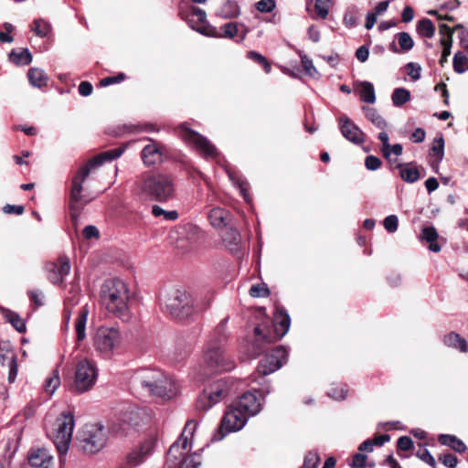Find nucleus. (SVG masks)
Masks as SVG:
<instances>
[{"label": "nucleus", "mask_w": 468, "mask_h": 468, "mask_svg": "<svg viewBox=\"0 0 468 468\" xmlns=\"http://www.w3.org/2000/svg\"><path fill=\"white\" fill-rule=\"evenodd\" d=\"M3 315L6 322L12 324V326L19 333L26 332V323L25 320L20 317V315L8 309H3Z\"/></svg>", "instance_id": "e433bc0d"}, {"label": "nucleus", "mask_w": 468, "mask_h": 468, "mask_svg": "<svg viewBox=\"0 0 468 468\" xmlns=\"http://www.w3.org/2000/svg\"><path fill=\"white\" fill-rule=\"evenodd\" d=\"M9 60L17 66H26L31 63L32 55L28 48H22L18 51L13 49L9 53Z\"/></svg>", "instance_id": "f704fd0d"}, {"label": "nucleus", "mask_w": 468, "mask_h": 468, "mask_svg": "<svg viewBox=\"0 0 468 468\" xmlns=\"http://www.w3.org/2000/svg\"><path fill=\"white\" fill-rule=\"evenodd\" d=\"M291 325V317L283 308L277 310L274 317V332L275 335L264 333V328L256 326L254 328L255 340L248 346L249 355L255 358L260 356L265 349L264 345L271 344L276 339H281L289 331Z\"/></svg>", "instance_id": "423d86ee"}, {"label": "nucleus", "mask_w": 468, "mask_h": 468, "mask_svg": "<svg viewBox=\"0 0 468 468\" xmlns=\"http://www.w3.org/2000/svg\"><path fill=\"white\" fill-rule=\"evenodd\" d=\"M453 69L458 74H463L468 70V57L463 52L458 51L454 54L452 61Z\"/></svg>", "instance_id": "79ce46f5"}, {"label": "nucleus", "mask_w": 468, "mask_h": 468, "mask_svg": "<svg viewBox=\"0 0 468 468\" xmlns=\"http://www.w3.org/2000/svg\"><path fill=\"white\" fill-rule=\"evenodd\" d=\"M21 432L20 431H15L12 434H10L5 441V452H4V458L10 460L18 448V441L20 440Z\"/></svg>", "instance_id": "c9c22d12"}, {"label": "nucleus", "mask_w": 468, "mask_h": 468, "mask_svg": "<svg viewBox=\"0 0 468 468\" xmlns=\"http://www.w3.org/2000/svg\"><path fill=\"white\" fill-rule=\"evenodd\" d=\"M430 154L436 157L437 165L442 161L444 156V139L442 136L433 140Z\"/></svg>", "instance_id": "c03bdc74"}, {"label": "nucleus", "mask_w": 468, "mask_h": 468, "mask_svg": "<svg viewBox=\"0 0 468 468\" xmlns=\"http://www.w3.org/2000/svg\"><path fill=\"white\" fill-rule=\"evenodd\" d=\"M27 78L29 83L38 89L48 85V77L46 72L38 68H31L28 69Z\"/></svg>", "instance_id": "473e14b6"}, {"label": "nucleus", "mask_w": 468, "mask_h": 468, "mask_svg": "<svg viewBox=\"0 0 468 468\" xmlns=\"http://www.w3.org/2000/svg\"><path fill=\"white\" fill-rule=\"evenodd\" d=\"M248 417L233 403L226 410L220 426L217 432L214 434L212 441H219L223 440L227 434L240 431L248 422Z\"/></svg>", "instance_id": "2eb2a0df"}, {"label": "nucleus", "mask_w": 468, "mask_h": 468, "mask_svg": "<svg viewBox=\"0 0 468 468\" xmlns=\"http://www.w3.org/2000/svg\"><path fill=\"white\" fill-rule=\"evenodd\" d=\"M319 463V453L316 451H310L304 456L303 463L301 468H317Z\"/></svg>", "instance_id": "8fccbe9b"}, {"label": "nucleus", "mask_w": 468, "mask_h": 468, "mask_svg": "<svg viewBox=\"0 0 468 468\" xmlns=\"http://www.w3.org/2000/svg\"><path fill=\"white\" fill-rule=\"evenodd\" d=\"M228 318H224L214 329L203 356L205 374L229 371L235 367L234 361L225 353L224 344L227 342Z\"/></svg>", "instance_id": "f03ea898"}, {"label": "nucleus", "mask_w": 468, "mask_h": 468, "mask_svg": "<svg viewBox=\"0 0 468 468\" xmlns=\"http://www.w3.org/2000/svg\"><path fill=\"white\" fill-rule=\"evenodd\" d=\"M98 369L96 365L87 359L80 360L75 367L73 383L69 390L73 394H81L90 390L96 383Z\"/></svg>", "instance_id": "9d476101"}, {"label": "nucleus", "mask_w": 468, "mask_h": 468, "mask_svg": "<svg viewBox=\"0 0 468 468\" xmlns=\"http://www.w3.org/2000/svg\"><path fill=\"white\" fill-rule=\"evenodd\" d=\"M438 441L441 445L450 447L459 453H463L466 452L467 447L465 443L455 435L440 434Z\"/></svg>", "instance_id": "c85d7f7f"}, {"label": "nucleus", "mask_w": 468, "mask_h": 468, "mask_svg": "<svg viewBox=\"0 0 468 468\" xmlns=\"http://www.w3.org/2000/svg\"><path fill=\"white\" fill-rule=\"evenodd\" d=\"M441 45L443 47V50L441 52V56L439 62H440L441 66L443 67L444 63L447 62L448 57L451 54L452 39H451V37H449V38L441 37Z\"/></svg>", "instance_id": "603ef678"}, {"label": "nucleus", "mask_w": 468, "mask_h": 468, "mask_svg": "<svg viewBox=\"0 0 468 468\" xmlns=\"http://www.w3.org/2000/svg\"><path fill=\"white\" fill-rule=\"evenodd\" d=\"M151 144L145 145L141 153V157L145 165H154L162 161L163 152L161 147L152 139H148Z\"/></svg>", "instance_id": "4be33fe9"}, {"label": "nucleus", "mask_w": 468, "mask_h": 468, "mask_svg": "<svg viewBox=\"0 0 468 468\" xmlns=\"http://www.w3.org/2000/svg\"><path fill=\"white\" fill-rule=\"evenodd\" d=\"M269 293V288L265 284H254L250 289V294L252 297H266Z\"/></svg>", "instance_id": "0e129e2a"}, {"label": "nucleus", "mask_w": 468, "mask_h": 468, "mask_svg": "<svg viewBox=\"0 0 468 468\" xmlns=\"http://www.w3.org/2000/svg\"><path fill=\"white\" fill-rule=\"evenodd\" d=\"M367 457L366 454H364L362 452H357L353 456V461H352V463L350 464V466L352 468H367V467L371 468L372 465L367 464Z\"/></svg>", "instance_id": "e2e57ef3"}, {"label": "nucleus", "mask_w": 468, "mask_h": 468, "mask_svg": "<svg viewBox=\"0 0 468 468\" xmlns=\"http://www.w3.org/2000/svg\"><path fill=\"white\" fill-rule=\"evenodd\" d=\"M416 454L421 461L428 463L431 467L435 468V466H436L435 459L431 455V453L430 452V451L428 449L423 448L421 450H419Z\"/></svg>", "instance_id": "774afa93"}, {"label": "nucleus", "mask_w": 468, "mask_h": 468, "mask_svg": "<svg viewBox=\"0 0 468 468\" xmlns=\"http://www.w3.org/2000/svg\"><path fill=\"white\" fill-rule=\"evenodd\" d=\"M11 353H15L11 347V344L7 341L0 342V362L3 366L8 363V358L11 356Z\"/></svg>", "instance_id": "13d9d810"}, {"label": "nucleus", "mask_w": 468, "mask_h": 468, "mask_svg": "<svg viewBox=\"0 0 468 468\" xmlns=\"http://www.w3.org/2000/svg\"><path fill=\"white\" fill-rule=\"evenodd\" d=\"M230 393V385L228 378H219L206 387L198 396L196 408L200 411H207L220 402Z\"/></svg>", "instance_id": "9b49d317"}, {"label": "nucleus", "mask_w": 468, "mask_h": 468, "mask_svg": "<svg viewBox=\"0 0 468 468\" xmlns=\"http://www.w3.org/2000/svg\"><path fill=\"white\" fill-rule=\"evenodd\" d=\"M32 31L40 37H46L51 32V25L43 18L34 20Z\"/></svg>", "instance_id": "a19ab883"}, {"label": "nucleus", "mask_w": 468, "mask_h": 468, "mask_svg": "<svg viewBox=\"0 0 468 468\" xmlns=\"http://www.w3.org/2000/svg\"><path fill=\"white\" fill-rule=\"evenodd\" d=\"M58 267L57 266L58 273L63 278L69 275L71 266L69 262V259L66 255H61L58 257Z\"/></svg>", "instance_id": "5fc2aeb1"}, {"label": "nucleus", "mask_w": 468, "mask_h": 468, "mask_svg": "<svg viewBox=\"0 0 468 468\" xmlns=\"http://www.w3.org/2000/svg\"><path fill=\"white\" fill-rule=\"evenodd\" d=\"M138 186L151 200L164 202L170 199L175 192L173 179L163 174L144 175Z\"/></svg>", "instance_id": "6e6552de"}, {"label": "nucleus", "mask_w": 468, "mask_h": 468, "mask_svg": "<svg viewBox=\"0 0 468 468\" xmlns=\"http://www.w3.org/2000/svg\"><path fill=\"white\" fill-rule=\"evenodd\" d=\"M383 226L388 233H394L398 230L399 218L396 215H389L383 220Z\"/></svg>", "instance_id": "052dcab7"}, {"label": "nucleus", "mask_w": 468, "mask_h": 468, "mask_svg": "<svg viewBox=\"0 0 468 468\" xmlns=\"http://www.w3.org/2000/svg\"><path fill=\"white\" fill-rule=\"evenodd\" d=\"M160 301L169 314L178 320H184L198 310L197 300L185 290L171 289L161 294Z\"/></svg>", "instance_id": "0eeeda50"}, {"label": "nucleus", "mask_w": 468, "mask_h": 468, "mask_svg": "<svg viewBox=\"0 0 468 468\" xmlns=\"http://www.w3.org/2000/svg\"><path fill=\"white\" fill-rule=\"evenodd\" d=\"M240 13V6L236 0H222L215 14L223 19H233L239 17Z\"/></svg>", "instance_id": "b1692460"}, {"label": "nucleus", "mask_w": 468, "mask_h": 468, "mask_svg": "<svg viewBox=\"0 0 468 468\" xmlns=\"http://www.w3.org/2000/svg\"><path fill=\"white\" fill-rule=\"evenodd\" d=\"M51 461V455L44 448L33 449L28 455L29 464L36 468H48Z\"/></svg>", "instance_id": "5701e85b"}, {"label": "nucleus", "mask_w": 468, "mask_h": 468, "mask_svg": "<svg viewBox=\"0 0 468 468\" xmlns=\"http://www.w3.org/2000/svg\"><path fill=\"white\" fill-rule=\"evenodd\" d=\"M124 149V147H118L97 154L89 160L87 164L81 165L72 177L69 197V209L71 223L75 228L78 227L79 218L83 208L93 199V197L89 195L82 194L83 183L89 176L91 169L103 165L105 162H111L119 158L123 154Z\"/></svg>", "instance_id": "f257e3e1"}, {"label": "nucleus", "mask_w": 468, "mask_h": 468, "mask_svg": "<svg viewBox=\"0 0 468 468\" xmlns=\"http://www.w3.org/2000/svg\"><path fill=\"white\" fill-rule=\"evenodd\" d=\"M208 219L214 228H224L229 224V213L221 207H214L208 213Z\"/></svg>", "instance_id": "cd10ccee"}, {"label": "nucleus", "mask_w": 468, "mask_h": 468, "mask_svg": "<svg viewBox=\"0 0 468 468\" xmlns=\"http://www.w3.org/2000/svg\"><path fill=\"white\" fill-rule=\"evenodd\" d=\"M60 385L59 373L58 369H53L51 375L46 379L45 389L48 393L53 394Z\"/></svg>", "instance_id": "de8ad7c7"}, {"label": "nucleus", "mask_w": 468, "mask_h": 468, "mask_svg": "<svg viewBox=\"0 0 468 468\" xmlns=\"http://www.w3.org/2000/svg\"><path fill=\"white\" fill-rule=\"evenodd\" d=\"M382 161L375 155H367L365 159V166L369 171H376L380 168Z\"/></svg>", "instance_id": "338daca9"}, {"label": "nucleus", "mask_w": 468, "mask_h": 468, "mask_svg": "<svg viewBox=\"0 0 468 468\" xmlns=\"http://www.w3.org/2000/svg\"><path fill=\"white\" fill-rule=\"evenodd\" d=\"M403 53L409 52L414 46V41L410 35L407 32H399L395 36Z\"/></svg>", "instance_id": "a18cd8bd"}, {"label": "nucleus", "mask_w": 468, "mask_h": 468, "mask_svg": "<svg viewBox=\"0 0 468 468\" xmlns=\"http://www.w3.org/2000/svg\"><path fill=\"white\" fill-rule=\"evenodd\" d=\"M420 238L426 242L436 241L439 238L437 229L433 226L424 227L421 229Z\"/></svg>", "instance_id": "4d7b16f0"}, {"label": "nucleus", "mask_w": 468, "mask_h": 468, "mask_svg": "<svg viewBox=\"0 0 468 468\" xmlns=\"http://www.w3.org/2000/svg\"><path fill=\"white\" fill-rule=\"evenodd\" d=\"M397 168L399 170L400 177L403 181L413 184L420 178V171L417 167L410 164H399Z\"/></svg>", "instance_id": "c756f323"}, {"label": "nucleus", "mask_w": 468, "mask_h": 468, "mask_svg": "<svg viewBox=\"0 0 468 468\" xmlns=\"http://www.w3.org/2000/svg\"><path fill=\"white\" fill-rule=\"evenodd\" d=\"M226 172L233 186L239 190V193L243 197L244 200L247 203H250L251 198L249 194V183L247 180L243 178V176L239 172L231 168H227Z\"/></svg>", "instance_id": "393cba45"}, {"label": "nucleus", "mask_w": 468, "mask_h": 468, "mask_svg": "<svg viewBox=\"0 0 468 468\" xmlns=\"http://www.w3.org/2000/svg\"><path fill=\"white\" fill-rule=\"evenodd\" d=\"M7 358H8V363H6V364L9 367V373H8L7 379L10 383H13L16 378L17 371H18L16 355L15 353H11V356L7 357Z\"/></svg>", "instance_id": "864d4df0"}, {"label": "nucleus", "mask_w": 468, "mask_h": 468, "mask_svg": "<svg viewBox=\"0 0 468 468\" xmlns=\"http://www.w3.org/2000/svg\"><path fill=\"white\" fill-rule=\"evenodd\" d=\"M225 229L221 233V238L224 245L231 251H236L239 249L240 242V235L239 231L232 227H224Z\"/></svg>", "instance_id": "bb28decb"}, {"label": "nucleus", "mask_w": 468, "mask_h": 468, "mask_svg": "<svg viewBox=\"0 0 468 468\" xmlns=\"http://www.w3.org/2000/svg\"><path fill=\"white\" fill-rule=\"evenodd\" d=\"M56 428L53 433V442L60 455L67 454L72 439L75 426L74 416L69 411H64L56 420Z\"/></svg>", "instance_id": "f8f14e48"}, {"label": "nucleus", "mask_w": 468, "mask_h": 468, "mask_svg": "<svg viewBox=\"0 0 468 468\" xmlns=\"http://www.w3.org/2000/svg\"><path fill=\"white\" fill-rule=\"evenodd\" d=\"M89 314V308L87 305L82 306L78 314L75 322V330L78 342H81L86 337V324Z\"/></svg>", "instance_id": "7c9ffc66"}, {"label": "nucleus", "mask_w": 468, "mask_h": 468, "mask_svg": "<svg viewBox=\"0 0 468 468\" xmlns=\"http://www.w3.org/2000/svg\"><path fill=\"white\" fill-rule=\"evenodd\" d=\"M341 134L354 144L359 145L365 142V133L346 115L339 118Z\"/></svg>", "instance_id": "aec40b11"}, {"label": "nucleus", "mask_w": 468, "mask_h": 468, "mask_svg": "<svg viewBox=\"0 0 468 468\" xmlns=\"http://www.w3.org/2000/svg\"><path fill=\"white\" fill-rule=\"evenodd\" d=\"M154 445L155 438L150 437L134 447L126 456V465L133 468L144 463L153 453Z\"/></svg>", "instance_id": "6ab92c4d"}, {"label": "nucleus", "mask_w": 468, "mask_h": 468, "mask_svg": "<svg viewBox=\"0 0 468 468\" xmlns=\"http://www.w3.org/2000/svg\"><path fill=\"white\" fill-rule=\"evenodd\" d=\"M289 350L280 346L273 348L261 359L257 367V371L261 376H267L280 369L287 361Z\"/></svg>", "instance_id": "f3484780"}, {"label": "nucleus", "mask_w": 468, "mask_h": 468, "mask_svg": "<svg viewBox=\"0 0 468 468\" xmlns=\"http://www.w3.org/2000/svg\"><path fill=\"white\" fill-rule=\"evenodd\" d=\"M239 25H240L241 27L246 28L244 24L229 22V23L224 24L220 27L221 32L218 31V36H215L214 37H225V38L233 39L239 32Z\"/></svg>", "instance_id": "4c0bfd02"}, {"label": "nucleus", "mask_w": 468, "mask_h": 468, "mask_svg": "<svg viewBox=\"0 0 468 468\" xmlns=\"http://www.w3.org/2000/svg\"><path fill=\"white\" fill-rule=\"evenodd\" d=\"M262 399L255 392L248 391L233 402L248 417L255 416L261 410Z\"/></svg>", "instance_id": "412c9836"}, {"label": "nucleus", "mask_w": 468, "mask_h": 468, "mask_svg": "<svg viewBox=\"0 0 468 468\" xmlns=\"http://www.w3.org/2000/svg\"><path fill=\"white\" fill-rule=\"evenodd\" d=\"M141 420L140 410L134 407L129 406L122 411L119 421L112 424V431L117 435L125 436L131 429L138 427Z\"/></svg>", "instance_id": "a211bd4d"}, {"label": "nucleus", "mask_w": 468, "mask_h": 468, "mask_svg": "<svg viewBox=\"0 0 468 468\" xmlns=\"http://www.w3.org/2000/svg\"><path fill=\"white\" fill-rule=\"evenodd\" d=\"M346 394H347V389L346 388L345 386L333 387L327 392V395L330 398H332L334 399H336V400H340V399H346Z\"/></svg>", "instance_id": "69168bd1"}, {"label": "nucleus", "mask_w": 468, "mask_h": 468, "mask_svg": "<svg viewBox=\"0 0 468 468\" xmlns=\"http://www.w3.org/2000/svg\"><path fill=\"white\" fill-rule=\"evenodd\" d=\"M152 213L156 218L163 216L165 218V219H166L168 221H174V220L177 219V218H178V213L176 210L167 211V210L163 209L161 207H159L157 205L153 206Z\"/></svg>", "instance_id": "09e8293b"}, {"label": "nucleus", "mask_w": 468, "mask_h": 468, "mask_svg": "<svg viewBox=\"0 0 468 468\" xmlns=\"http://www.w3.org/2000/svg\"><path fill=\"white\" fill-rule=\"evenodd\" d=\"M301 63L307 75L314 79H318L320 77V73L314 66L312 59H310L306 55L301 56Z\"/></svg>", "instance_id": "3c124183"}, {"label": "nucleus", "mask_w": 468, "mask_h": 468, "mask_svg": "<svg viewBox=\"0 0 468 468\" xmlns=\"http://www.w3.org/2000/svg\"><path fill=\"white\" fill-rule=\"evenodd\" d=\"M443 344L451 348L456 349L461 353L468 352V343L460 334L450 332L442 338Z\"/></svg>", "instance_id": "a878e982"}, {"label": "nucleus", "mask_w": 468, "mask_h": 468, "mask_svg": "<svg viewBox=\"0 0 468 468\" xmlns=\"http://www.w3.org/2000/svg\"><path fill=\"white\" fill-rule=\"evenodd\" d=\"M140 131H142V129L137 125L122 124V125H118V126L112 128V130L110 132V133L113 136L118 137V136H122L126 133H137Z\"/></svg>", "instance_id": "49530a36"}, {"label": "nucleus", "mask_w": 468, "mask_h": 468, "mask_svg": "<svg viewBox=\"0 0 468 468\" xmlns=\"http://www.w3.org/2000/svg\"><path fill=\"white\" fill-rule=\"evenodd\" d=\"M197 424L195 420H189L178 440L170 446L166 459L169 466L177 465V468H198L200 466L201 460L197 452L187 454L191 449L188 441L192 438Z\"/></svg>", "instance_id": "39448f33"}, {"label": "nucleus", "mask_w": 468, "mask_h": 468, "mask_svg": "<svg viewBox=\"0 0 468 468\" xmlns=\"http://www.w3.org/2000/svg\"><path fill=\"white\" fill-rule=\"evenodd\" d=\"M179 16L193 30L206 37L218 36V29L207 20V13L195 5L180 7Z\"/></svg>", "instance_id": "ddd939ff"}, {"label": "nucleus", "mask_w": 468, "mask_h": 468, "mask_svg": "<svg viewBox=\"0 0 468 468\" xmlns=\"http://www.w3.org/2000/svg\"><path fill=\"white\" fill-rule=\"evenodd\" d=\"M101 304L122 320L130 318L128 307L129 290L126 283L118 278L107 279L101 287Z\"/></svg>", "instance_id": "7ed1b4c3"}, {"label": "nucleus", "mask_w": 468, "mask_h": 468, "mask_svg": "<svg viewBox=\"0 0 468 468\" xmlns=\"http://www.w3.org/2000/svg\"><path fill=\"white\" fill-rule=\"evenodd\" d=\"M416 30L420 36L426 38H431L435 34V27L431 20L428 18L420 20L417 24Z\"/></svg>", "instance_id": "58836bf2"}, {"label": "nucleus", "mask_w": 468, "mask_h": 468, "mask_svg": "<svg viewBox=\"0 0 468 468\" xmlns=\"http://www.w3.org/2000/svg\"><path fill=\"white\" fill-rule=\"evenodd\" d=\"M121 343V333L115 327L101 326L97 329L93 337L95 350L104 358H110Z\"/></svg>", "instance_id": "4468645a"}, {"label": "nucleus", "mask_w": 468, "mask_h": 468, "mask_svg": "<svg viewBox=\"0 0 468 468\" xmlns=\"http://www.w3.org/2000/svg\"><path fill=\"white\" fill-rule=\"evenodd\" d=\"M358 9L353 5L346 9L343 17V24L347 28H354L358 25L357 19Z\"/></svg>", "instance_id": "37998d69"}, {"label": "nucleus", "mask_w": 468, "mask_h": 468, "mask_svg": "<svg viewBox=\"0 0 468 468\" xmlns=\"http://www.w3.org/2000/svg\"><path fill=\"white\" fill-rule=\"evenodd\" d=\"M133 383L152 397L169 399L176 394L175 382L159 369L138 370L133 377Z\"/></svg>", "instance_id": "20e7f679"}, {"label": "nucleus", "mask_w": 468, "mask_h": 468, "mask_svg": "<svg viewBox=\"0 0 468 468\" xmlns=\"http://www.w3.org/2000/svg\"><path fill=\"white\" fill-rule=\"evenodd\" d=\"M46 269L48 272V280L54 284H60L63 282V277L58 273L57 265L53 262L48 263Z\"/></svg>", "instance_id": "bf43d9fd"}, {"label": "nucleus", "mask_w": 468, "mask_h": 468, "mask_svg": "<svg viewBox=\"0 0 468 468\" xmlns=\"http://www.w3.org/2000/svg\"><path fill=\"white\" fill-rule=\"evenodd\" d=\"M362 111L366 119L375 127L380 130H386L388 128L387 121L378 113L377 109L369 106H363Z\"/></svg>", "instance_id": "2f4dec72"}, {"label": "nucleus", "mask_w": 468, "mask_h": 468, "mask_svg": "<svg viewBox=\"0 0 468 468\" xmlns=\"http://www.w3.org/2000/svg\"><path fill=\"white\" fill-rule=\"evenodd\" d=\"M330 0H315L314 8L315 11L321 18L324 19L329 13V4Z\"/></svg>", "instance_id": "680f3d73"}, {"label": "nucleus", "mask_w": 468, "mask_h": 468, "mask_svg": "<svg viewBox=\"0 0 468 468\" xmlns=\"http://www.w3.org/2000/svg\"><path fill=\"white\" fill-rule=\"evenodd\" d=\"M392 103L396 107H401L410 100V92L405 88H396L391 95Z\"/></svg>", "instance_id": "ea45409f"}, {"label": "nucleus", "mask_w": 468, "mask_h": 468, "mask_svg": "<svg viewBox=\"0 0 468 468\" xmlns=\"http://www.w3.org/2000/svg\"><path fill=\"white\" fill-rule=\"evenodd\" d=\"M360 100L364 102L373 104L376 101L374 85L367 80L357 82Z\"/></svg>", "instance_id": "72a5a7b5"}, {"label": "nucleus", "mask_w": 468, "mask_h": 468, "mask_svg": "<svg viewBox=\"0 0 468 468\" xmlns=\"http://www.w3.org/2000/svg\"><path fill=\"white\" fill-rule=\"evenodd\" d=\"M179 135L181 138L195 147V149L204 157L215 158L218 155V150L207 138L190 129L186 123L179 125Z\"/></svg>", "instance_id": "dca6fc26"}, {"label": "nucleus", "mask_w": 468, "mask_h": 468, "mask_svg": "<svg viewBox=\"0 0 468 468\" xmlns=\"http://www.w3.org/2000/svg\"><path fill=\"white\" fill-rule=\"evenodd\" d=\"M378 139L380 140V142L382 144L381 152H382L383 156L386 159L389 160V158H390V144L388 143L389 137H388V133L385 132V130H382L378 133Z\"/></svg>", "instance_id": "6e6d98bb"}, {"label": "nucleus", "mask_w": 468, "mask_h": 468, "mask_svg": "<svg viewBox=\"0 0 468 468\" xmlns=\"http://www.w3.org/2000/svg\"><path fill=\"white\" fill-rule=\"evenodd\" d=\"M80 449L87 454H94L104 448L108 440L107 429L99 423L86 424L78 435Z\"/></svg>", "instance_id": "1a4fd4ad"}]
</instances>
